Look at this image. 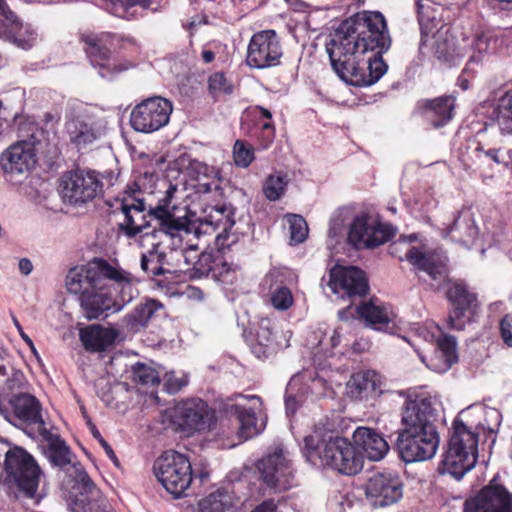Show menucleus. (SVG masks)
Segmentation results:
<instances>
[{
  "instance_id": "f257e3e1",
  "label": "nucleus",
  "mask_w": 512,
  "mask_h": 512,
  "mask_svg": "<svg viewBox=\"0 0 512 512\" xmlns=\"http://www.w3.org/2000/svg\"><path fill=\"white\" fill-rule=\"evenodd\" d=\"M391 46L386 20L378 11H362L343 20L325 48L336 75L346 84L367 87L387 72L382 55Z\"/></svg>"
},
{
  "instance_id": "f03ea898",
  "label": "nucleus",
  "mask_w": 512,
  "mask_h": 512,
  "mask_svg": "<svg viewBox=\"0 0 512 512\" xmlns=\"http://www.w3.org/2000/svg\"><path fill=\"white\" fill-rule=\"evenodd\" d=\"M436 410L430 396L416 395L405 401L402 413L404 428L397 432L395 446L406 463L431 459L439 446L440 437L434 424Z\"/></svg>"
},
{
  "instance_id": "7ed1b4c3",
  "label": "nucleus",
  "mask_w": 512,
  "mask_h": 512,
  "mask_svg": "<svg viewBox=\"0 0 512 512\" xmlns=\"http://www.w3.org/2000/svg\"><path fill=\"white\" fill-rule=\"evenodd\" d=\"M304 454L314 465L318 462L344 475H356L363 468V454L347 438L333 436L316 428L304 438Z\"/></svg>"
},
{
  "instance_id": "20e7f679",
  "label": "nucleus",
  "mask_w": 512,
  "mask_h": 512,
  "mask_svg": "<svg viewBox=\"0 0 512 512\" xmlns=\"http://www.w3.org/2000/svg\"><path fill=\"white\" fill-rule=\"evenodd\" d=\"M80 40L84 43V51L91 65L104 79L112 81L137 64L134 54L138 48L133 40H125L114 53L110 49L114 36L110 33L82 34Z\"/></svg>"
},
{
  "instance_id": "39448f33",
  "label": "nucleus",
  "mask_w": 512,
  "mask_h": 512,
  "mask_svg": "<svg viewBox=\"0 0 512 512\" xmlns=\"http://www.w3.org/2000/svg\"><path fill=\"white\" fill-rule=\"evenodd\" d=\"M478 457V434L461 419L453 421L447 449L439 464L441 473H449L460 480L476 464Z\"/></svg>"
},
{
  "instance_id": "423d86ee",
  "label": "nucleus",
  "mask_w": 512,
  "mask_h": 512,
  "mask_svg": "<svg viewBox=\"0 0 512 512\" xmlns=\"http://www.w3.org/2000/svg\"><path fill=\"white\" fill-rule=\"evenodd\" d=\"M430 5H423V2H416L418 21L421 26V44L420 48L426 47L431 40V49L433 55L441 62L449 66L455 65L460 54L455 50L453 37L449 35V29H439L438 24L441 21L440 6L438 2H427Z\"/></svg>"
},
{
  "instance_id": "0eeeda50",
  "label": "nucleus",
  "mask_w": 512,
  "mask_h": 512,
  "mask_svg": "<svg viewBox=\"0 0 512 512\" xmlns=\"http://www.w3.org/2000/svg\"><path fill=\"white\" fill-rule=\"evenodd\" d=\"M445 296L449 304V329L461 331L466 325L476 321L481 310V302L478 294L468 283L463 280H450Z\"/></svg>"
},
{
  "instance_id": "6e6552de",
  "label": "nucleus",
  "mask_w": 512,
  "mask_h": 512,
  "mask_svg": "<svg viewBox=\"0 0 512 512\" xmlns=\"http://www.w3.org/2000/svg\"><path fill=\"white\" fill-rule=\"evenodd\" d=\"M38 127L35 123L23 121L19 124L18 135L23 137L9 146L1 155V167L11 179L15 175H23L30 172L37 163L35 151V132Z\"/></svg>"
},
{
  "instance_id": "1a4fd4ad",
  "label": "nucleus",
  "mask_w": 512,
  "mask_h": 512,
  "mask_svg": "<svg viewBox=\"0 0 512 512\" xmlns=\"http://www.w3.org/2000/svg\"><path fill=\"white\" fill-rule=\"evenodd\" d=\"M4 456V469L7 479L13 482L25 497L34 498L42 474L36 460L24 448L19 446L9 448Z\"/></svg>"
},
{
  "instance_id": "9d476101",
  "label": "nucleus",
  "mask_w": 512,
  "mask_h": 512,
  "mask_svg": "<svg viewBox=\"0 0 512 512\" xmlns=\"http://www.w3.org/2000/svg\"><path fill=\"white\" fill-rule=\"evenodd\" d=\"M170 422L176 431L193 435L210 431L216 425L215 411L201 398L179 401L169 412Z\"/></svg>"
},
{
  "instance_id": "9b49d317",
  "label": "nucleus",
  "mask_w": 512,
  "mask_h": 512,
  "mask_svg": "<svg viewBox=\"0 0 512 512\" xmlns=\"http://www.w3.org/2000/svg\"><path fill=\"white\" fill-rule=\"evenodd\" d=\"M153 471L158 481L174 497H180L192 482L189 459L176 451H165L156 459Z\"/></svg>"
},
{
  "instance_id": "f8f14e48",
  "label": "nucleus",
  "mask_w": 512,
  "mask_h": 512,
  "mask_svg": "<svg viewBox=\"0 0 512 512\" xmlns=\"http://www.w3.org/2000/svg\"><path fill=\"white\" fill-rule=\"evenodd\" d=\"M58 190L65 203L84 204L102 193L103 183L96 171L77 168L62 174Z\"/></svg>"
},
{
  "instance_id": "ddd939ff",
  "label": "nucleus",
  "mask_w": 512,
  "mask_h": 512,
  "mask_svg": "<svg viewBox=\"0 0 512 512\" xmlns=\"http://www.w3.org/2000/svg\"><path fill=\"white\" fill-rule=\"evenodd\" d=\"M41 410L39 400L31 394H0V414L14 425L37 426L40 432L46 430Z\"/></svg>"
},
{
  "instance_id": "4468645a",
  "label": "nucleus",
  "mask_w": 512,
  "mask_h": 512,
  "mask_svg": "<svg viewBox=\"0 0 512 512\" xmlns=\"http://www.w3.org/2000/svg\"><path fill=\"white\" fill-rule=\"evenodd\" d=\"M136 189L128 187L127 196L121 202V211L124 219L119 223V230L127 237L134 238L139 234L149 235L158 230L154 217L150 216V208L147 210L143 199L134 196L140 191L138 184L134 183Z\"/></svg>"
},
{
  "instance_id": "2eb2a0df",
  "label": "nucleus",
  "mask_w": 512,
  "mask_h": 512,
  "mask_svg": "<svg viewBox=\"0 0 512 512\" xmlns=\"http://www.w3.org/2000/svg\"><path fill=\"white\" fill-rule=\"evenodd\" d=\"M176 192L177 186L169 183L164 197L158 200L155 207H150V216L154 217L158 230L169 236L174 245L181 244L182 235H187L194 229V224L188 217L174 215L176 206L172 205V199Z\"/></svg>"
},
{
  "instance_id": "dca6fc26",
  "label": "nucleus",
  "mask_w": 512,
  "mask_h": 512,
  "mask_svg": "<svg viewBox=\"0 0 512 512\" xmlns=\"http://www.w3.org/2000/svg\"><path fill=\"white\" fill-rule=\"evenodd\" d=\"M176 192L177 186L169 183L164 197L158 200L155 207H150V216L154 217L158 230L169 236L174 245L181 244L182 235H187L194 229V224L188 217L174 215L176 206L172 205V199Z\"/></svg>"
},
{
  "instance_id": "f3484780",
  "label": "nucleus",
  "mask_w": 512,
  "mask_h": 512,
  "mask_svg": "<svg viewBox=\"0 0 512 512\" xmlns=\"http://www.w3.org/2000/svg\"><path fill=\"white\" fill-rule=\"evenodd\" d=\"M395 234L393 225L364 213L355 217L350 224L347 241L356 249L376 248L390 241Z\"/></svg>"
},
{
  "instance_id": "a211bd4d",
  "label": "nucleus",
  "mask_w": 512,
  "mask_h": 512,
  "mask_svg": "<svg viewBox=\"0 0 512 512\" xmlns=\"http://www.w3.org/2000/svg\"><path fill=\"white\" fill-rule=\"evenodd\" d=\"M328 286L339 298L355 303L370 292L366 272L356 266L335 265L330 269Z\"/></svg>"
},
{
  "instance_id": "6ab92c4d",
  "label": "nucleus",
  "mask_w": 512,
  "mask_h": 512,
  "mask_svg": "<svg viewBox=\"0 0 512 512\" xmlns=\"http://www.w3.org/2000/svg\"><path fill=\"white\" fill-rule=\"evenodd\" d=\"M173 111L171 101L150 97L137 104L130 115L131 127L142 133H153L166 126Z\"/></svg>"
},
{
  "instance_id": "aec40b11",
  "label": "nucleus",
  "mask_w": 512,
  "mask_h": 512,
  "mask_svg": "<svg viewBox=\"0 0 512 512\" xmlns=\"http://www.w3.org/2000/svg\"><path fill=\"white\" fill-rule=\"evenodd\" d=\"M71 489L74 512H108V501L80 463H75Z\"/></svg>"
},
{
  "instance_id": "412c9836",
  "label": "nucleus",
  "mask_w": 512,
  "mask_h": 512,
  "mask_svg": "<svg viewBox=\"0 0 512 512\" xmlns=\"http://www.w3.org/2000/svg\"><path fill=\"white\" fill-rule=\"evenodd\" d=\"M283 55L282 45L274 30H262L251 37L246 63L251 68L265 69L280 64Z\"/></svg>"
},
{
  "instance_id": "4be33fe9",
  "label": "nucleus",
  "mask_w": 512,
  "mask_h": 512,
  "mask_svg": "<svg viewBox=\"0 0 512 512\" xmlns=\"http://www.w3.org/2000/svg\"><path fill=\"white\" fill-rule=\"evenodd\" d=\"M257 469L262 482L270 488L286 491L292 486L293 469L280 448L259 460Z\"/></svg>"
},
{
  "instance_id": "5701e85b",
  "label": "nucleus",
  "mask_w": 512,
  "mask_h": 512,
  "mask_svg": "<svg viewBox=\"0 0 512 512\" xmlns=\"http://www.w3.org/2000/svg\"><path fill=\"white\" fill-rule=\"evenodd\" d=\"M365 493L374 506H388L402 498L403 482L394 472L375 473L368 479Z\"/></svg>"
},
{
  "instance_id": "b1692460",
  "label": "nucleus",
  "mask_w": 512,
  "mask_h": 512,
  "mask_svg": "<svg viewBox=\"0 0 512 512\" xmlns=\"http://www.w3.org/2000/svg\"><path fill=\"white\" fill-rule=\"evenodd\" d=\"M133 298L132 294L128 296H113L110 288L93 289L80 297L81 307L89 320L107 317L109 312L115 313L120 311L125 304L129 303Z\"/></svg>"
},
{
  "instance_id": "393cba45",
  "label": "nucleus",
  "mask_w": 512,
  "mask_h": 512,
  "mask_svg": "<svg viewBox=\"0 0 512 512\" xmlns=\"http://www.w3.org/2000/svg\"><path fill=\"white\" fill-rule=\"evenodd\" d=\"M464 506L465 512H512V493L503 485H488Z\"/></svg>"
},
{
  "instance_id": "a878e982",
  "label": "nucleus",
  "mask_w": 512,
  "mask_h": 512,
  "mask_svg": "<svg viewBox=\"0 0 512 512\" xmlns=\"http://www.w3.org/2000/svg\"><path fill=\"white\" fill-rule=\"evenodd\" d=\"M204 221L215 228L222 227V231L216 236L215 240L219 251L230 249L239 241V235L233 231L235 220L234 208L231 204L224 203L212 207Z\"/></svg>"
},
{
  "instance_id": "bb28decb",
  "label": "nucleus",
  "mask_w": 512,
  "mask_h": 512,
  "mask_svg": "<svg viewBox=\"0 0 512 512\" xmlns=\"http://www.w3.org/2000/svg\"><path fill=\"white\" fill-rule=\"evenodd\" d=\"M456 98L444 95L433 99H425L418 106L424 122L434 129L447 125L454 117Z\"/></svg>"
},
{
  "instance_id": "cd10ccee",
  "label": "nucleus",
  "mask_w": 512,
  "mask_h": 512,
  "mask_svg": "<svg viewBox=\"0 0 512 512\" xmlns=\"http://www.w3.org/2000/svg\"><path fill=\"white\" fill-rule=\"evenodd\" d=\"M244 337L257 358H267L277 350L278 343L274 333V325L269 318H261L253 330L251 329L249 332L245 330Z\"/></svg>"
},
{
  "instance_id": "c85d7f7f",
  "label": "nucleus",
  "mask_w": 512,
  "mask_h": 512,
  "mask_svg": "<svg viewBox=\"0 0 512 512\" xmlns=\"http://www.w3.org/2000/svg\"><path fill=\"white\" fill-rule=\"evenodd\" d=\"M357 312L359 320L374 330L392 332L396 327L392 313L386 305L378 303L377 298L360 301Z\"/></svg>"
},
{
  "instance_id": "c756f323",
  "label": "nucleus",
  "mask_w": 512,
  "mask_h": 512,
  "mask_svg": "<svg viewBox=\"0 0 512 512\" xmlns=\"http://www.w3.org/2000/svg\"><path fill=\"white\" fill-rule=\"evenodd\" d=\"M247 122L249 133L256 139L259 147L264 150L268 149L276 134L272 113L259 105L251 107L247 113Z\"/></svg>"
},
{
  "instance_id": "7c9ffc66",
  "label": "nucleus",
  "mask_w": 512,
  "mask_h": 512,
  "mask_svg": "<svg viewBox=\"0 0 512 512\" xmlns=\"http://www.w3.org/2000/svg\"><path fill=\"white\" fill-rule=\"evenodd\" d=\"M482 152L497 164H503L505 167L512 164V149L490 148L484 150L480 142L469 140L459 148V160L464 169L474 168Z\"/></svg>"
},
{
  "instance_id": "2f4dec72",
  "label": "nucleus",
  "mask_w": 512,
  "mask_h": 512,
  "mask_svg": "<svg viewBox=\"0 0 512 512\" xmlns=\"http://www.w3.org/2000/svg\"><path fill=\"white\" fill-rule=\"evenodd\" d=\"M119 331L114 327L91 324L79 330V339L87 352L101 353L114 346Z\"/></svg>"
},
{
  "instance_id": "473e14b6",
  "label": "nucleus",
  "mask_w": 512,
  "mask_h": 512,
  "mask_svg": "<svg viewBox=\"0 0 512 512\" xmlns=\"http://www.w3.org/2000/svg\"><path fill=\"white\" fill-rule=\"evenodd\" d=\"M92 268L97 279L98 289L110 288L112 285L107 284V280H111L120 288V294L128 296L132 294L133 285L131 283L130 274L124 270L111 265L103 258H95L91 262Z\"/></svg>"
},
{
  "instance_id": "72a5a7b5",
  "label": "nucleus",
  "mask_w": 512,
  "mask_h": 512,
  "mask_svg": "<svg viewBox=\"0 0 512 512\" xmlns=\"http://www.w3.org/2000/svg\"><path fill=\"white\" fill-rule=\"evenodd\" d=\"M382 386V376L374 370H366L352 374L347 390L351 398L367 400L379 397L383 393Z\"/></svg>"
},
{
  "instance_id": "f704fd0d",
  "label": "nucleus",
  "mask_w": 512,
  "mask_h": 512,
  "mask_svg": "<svg viewBox=\"0 0 512 512\" xmlns=\"http://www.w3.org/2000/svg\"><path fill=\"white\" fill-rule=\"evenodd\" d=\"M353 442L372 461H379L389 451V445L382 434L369 427H358L353 433Z\"/></svg>"
},
{
  "instance_id": "c9c22d12",
  "label": "nucleus",
  "mask_w": 512,
  "mask_h": 512,
  "mask_svg": "<svg viewBox=\"0 0 512 512\" xmlns=\"http://www.w3.org/2000/svg\"><path fill=\"white\" fill-rule=\"evenodd\" d=\"M163 309V304L155 299H146L145 302L138 304L131 313L123 318L125 328L129 332H139L147 327L150 320Z\"/></svg>"
},
{
  "instance_id": "e433bc0d",
  "label": "nucleus",
  "mask_w": 512,
  "mask_h": 512,
  "mask_svg": "<svg viewBox=\"0 0 512 512\" xmlns=\"http://www.w3.org/2000/svg\"><path fill=\"white\" fill-rule=\"evenodd\" d=\"M66 287L70 293L80 297H83L93 289H98L92 265L70 269L66 276Z\"/></svg>"
},
{
  "instance_id": "4c0bfd02",
  "label": "nucleus",
  "mask_w": 512,
  "mask_h": 512,
  "mask_svg": "<svg viewBox=\"0 0 512 512\" xmlns=\"http://www.w3.org/2000/svg\"><path fill=\"white\" fill-rule=\"evenodd\" d=\"M66 132L69 140L78 150L92 144L99 137L98 130L80 118H73L66 122Z\"/></svg>"
},
{
  "instance_id": "58836bf2",
  "label": "nucleus",
  "mask_w": 512,
  "mask_h": 512,
  "mask_svg": "<svg viewBox=\"0 0 512 512\" xmlns=\"http://www.w3.org/2000/svg\"><path fill=\"white\" fill-rule=\"evenodd\" d=\"M405 259L418 270L425 272L432 280L440 281L445 278V267L436 262L433 257L428 256L419 248L412 246L405 254Z\"/></svg>"
},
{
  "instance_id": "ea45409f",
  "label": "nucleus",
  "mask_w": 512,
  "mask_h": 512,
  "mask_svg": "<svg viewBox=\"0 0 512 512\" xmlns=\"http://www.w3.org/2000/svg\"><path fill=\"white\" fill-rule=\"evenodd\" d=\"M235 496L228 488H219L201 499L199 512H233Z\"/></svg>"
},
{
  "instance_id": "a19ab883",
  "label": "nucleus",
  "mask_w": 512,
  "mask_h": 512,
  "mask_svg": "<svg viewBox=\"0 0 512 512\" xmlns=\"http://www.w3.org/2000/svg\"><path fill=\"white\" fill-rule=\"evenodd\" d=\"M100 6L107 13L124 19V20H134L138 17L142 16V13L151 9L156 11L157 8H153L152 4L155 2H101Z\"/></svg>"
},
{
  "instance_id": "79ce46f5",
  "label": "nucleus",
  "mask_w": 512,
  "mask_h": 512,
  "mask_svg": "<svg viewBox=\"0 0 512 512\" xmlns=\"http://www.w3.org/2000/svg\"><path fill=\"white\" fill-rule=\"evenodd\" d=\"M226 412L236 418L240 437L248 439L258 433L256 427L257 416L253 409L233 404L226 409Z\"/></svg>"
},
{
  "instance_id": "37998d69",
  "label": "nucleus",
  "mask_w": 512,
  "mask_h": 512,
  "mask_svg": "<svg viewBox=\"0 0 512 512\" xmlns=\"http://www.w3.org/2000/svg\"><path fill=\"white\" fill-rule=\"evenodd\" d=\"M446 231L452 240L463 245L472 242L478 232L471 218L461 217L460 215L454 219Z\"/></svg>"
},
{
  "instance_id": "c03bdc74",
  "label": "nucleus",
  "mask_w": 512,
  "mask_h": 512,
  "mask_svg": "<svg viewBox=\"0 0 512 512\" xmlns=\"http://www.w3.org/2000/svg\"><path fill=\"white\" fill-rule=\"evenodd\" d=\"M47 442L48 457L53 465L64 468L71 463V449L59 435L49 434Z\"/></svg>"
},
{
  "instance_id": "a18cd8bd",
  "label": "nucleus",
  "mask_w": 512,
  "mask_h": 512,
  "mask_svg": "<svg viewBox=\"0 0 512 512\" xmlns=\"http://www.w3.org/2000/svg\"><path fill=\"white\" fill-rule=\"evenodd\" d=\"M288 183L289 179L285 172L269 174L262 185L263 195L271 202L278 201L285 194Z\"/></svg>"
},
{
  "instance_id": "49530a36",
  "label": "nucleus",
  "mask_w": 512,
  "mask_h": 512,
  "mask_svg": "<svg viewBox=\"0 0 512 512\" xmlns=\"http://www.w3.org/2000/svg\"><path fill=\"white\" fill-rule=\"evenodd\" d=\"M436 355L443 361L445 370L457 363L458 353L456 338L442 333L436 341Z\"/></svg>"
},
{
  "instance_id": "de8ad7c7",
  "label": "nucleus",
  "mask_w": 512,
  "mask_h": 512,
  "mask_svg": "<svg viewBox=\"0 0 512 512\" xmlns=\"http://www.w3.org/2000/svg\"><path fill=\"white\" fill-rule=\"evenodd\" d=\"M495 114V121L501 133L512 135V89L500 98Z\"/></svg>"
},
{
  "instance_id": "09e8293b",
  "label": "nucleus",
  "mask_w": 512,
  "mask_h": 512,
  "mask_svg": "<svg viewBox=\"0 0 512 512\" xmlns=\"http://www.w3.org/2000/svg\"><path fill=\"white\" fill-rule=\"evenodd\" d=\"M131 380L136 385L154 387L160 384V375L154 367L143 362H136L131 367Z\"/></svg>"
},
{
  "instance_id": "8fccbe9b",
  "label": "nucleus",
  "mask_w": 512,
  "mask_h": 512,
  "mask_svg": "<svg viewBox=\"0 0 512 512\" xmlns=\"http://www.w3.org/2000/svg\"><path fill=\"white\" fill-rule=\"evenodd\" d=\"M6 35L14 44L24 50L32 48L37 39V34L32 27L28 24L24 25L21 20Z\"/></svg>"
},
{
  "instance_id": "3c124183",
  "label": "nucleus",
  "mask_w": 512,
  "mask_h": 512,
  "mask_svg": "<svg viewBox=\"0 0 512 512\" xmlns=\"http://www.w3.org/2000/svg\"><path fill=\"white\" fill-rule=\"evenodd\" d=\"M207 88L213 100L218 101L222 96L231 95L234 85L223 72H214L207 79Z\"/></svg>"
},
{
  "instance_id": "603ef678",
  "label": "nucleus",
  "mask_w": 512,
  "mask_h": 512,
  "mask_svg": "<svg viewBox=\"0 0 512 512\" xmlns=\"http://www.w3.org/2000/svg\"><path fill=\"white\" fill-rule=\"evenodd\" d=\"M271 305L280 311L288 310L294 303L291 290L285 285H278L275 288L270 287Z\"/></svg>"
},
{
  "instance_id": "864d4df0",
  "label": "nucleus",
  "mask_w": 512,
  "mask_h": 512,
  "mask_svg": "<svg viewBox=\"0 0 512 512\" xmlns=\"http://www.w3.org/2000/svg\"><path fill=\"white\" fill-rule=\"evenodd\" d=\"M233 159L236 166L249 167L255 159L253 147L244 140H236L233 146Z\"/></svg>"
},
{
  "instance_id": "5fc2aeb1",
  "label": "nucleus",
  "mask_w": 512,
  "mask_h": 512,
  "mask_svg": "<svg viewBox=\"0 0 512 512\" xmlns=\"http://www.w3.org/2000/svg\"><path fill=\"white\" fill-rule=\"evenodd\" d=\"M210 277L213 280L224 284L232 283L235 278V271L219 252H217L216 262L213 266Z\"/></svg>"
},
{
  "instance_id": "6e6d98bb",
  "label": "nucleus",
  "mask_w": 512,
  "mask_h": 512,
  "mask_svg": "<svg viewBox=\"0 0 512 512\" xmlns=\"http://www.w3.org/2000/svg\"><path fill=\"white\" fill-rule=\"evenodd\" d=\"M217 253L204 251L193 264L191 276L194 278L210 277L216 262Z\"/></svg>"
},
{
  "instance_id": "4d7b16f0",
  "label": "nucleus",
  "mask_w": 512,
  "mask_h": 512,
  "mask_svg": "<svg viewBox=\"0 0 512 512\" xmlns=\"http://www.w3.org/2000/svg\"><path fill=\"white\" fill-rule=\"evenodd\" d=\"M141 269L150 276L162 275V266L159 265L158 245L141 256Z\"/></svg>"
},
{
  "instance_id": "13d9d810",
  "label": "nucleus",
  "mask_w": 512,
  "mask_h": 512,
  "mask_svg": "<svg viewBox=\"0 0 512 512\" xmlns=\"http://www.w3.org/2000/svg\"><path fill=\"white\" fill-rule=\"evenodd\" d=\"M20 18L10 9L7 2H0V35H6L17 26Z\"/></svg>"
},
{
  "instance_id": "bf43d9fd",
  "label": "nucleus",
  "mask_w": 512,
  "mask_h": 512,
  "mask_svg": "<svg viewBox=\"0 0 512 512\" xmlns=\"http://www.w3.org/2000/svg\"><path fill=\"white\" fill-rule=\"evenodd\" d=\"M289 222L291 239L297 244L304 242L308 236V226L305 219L300 215H292Z\"/></svg>"
},
{
  "instance_id": "052dcab7",
  "label": "nucleus",
  "mask_w": 512,
  "mask_h": 512,
  "mask_svg": "<svg viewBox=\"0 0 512 512\" xmlns=\"http://www.w3.org/2000/svg\"><path fill=\"white\" fill-rule=\"evenodd\" d=\"M88 426L90 428L91 434L93 437L99 442L101 447L104 449L106 455L112 461H117V456L112 449L111 445L102 437L100 431L97 429L96 425L93 424L90 420L88 421Z\"/></svg>"
},
{
  "instance_id": "680f3d73",
  "label": "nucleus",
  "mask_w": 512,
  "mask_h": 512,
  "mask_svg": "<svg viewBox=\"0 0 512 512\" xmlns=\"http://www.w3.org/2000/svg\"><path fill=\"white\" fill-rule=\"evenodd\" d=\"M499 328L503 342L507 346L512 347V315L506 314L503 316L500 320Z\"/></svg>"
},
{
  "instance_id": "e2e57ef3",
  "label": "nucleus",
  "mask_w": 512,
  "mask_h": 512,
  "mask_svg": "<svg viewBox=\"0 0 512 512\" xmlns=\"http://www.w3.org/2000/svg\"><path fill=\"white\" fill-rule=\"evenodd\" d=\"M353 304L354 303H351L347 307L340 309L338 311V318L341 321H350V320L359 319L358 312H357V305L353 306Z\"/></svg>"
},
{
  "instance_id": "0e129e2a",
  "label": "nucleus",
  "mask_w": 512,
  "mask_h": 512,
  "mask_svg": "<svg viewBox=\"0 0 512 512\" xmlns=\"http://www.w3.org/2000/svg\"><path fill=\"white\" fill-rule=\"evenodd\" d=\"M185 385V382L177 378H168L165 382V390L169 394H175Z\"/></svg>"
},
{
  "instance_id": "69168bd1",
  "label": "nucleus",
  "mask_w": 512,
  "mask_h": 512,
  "mask_svg": "<svg viewBox=\"0 0 512 512\" xmlns=\"http://www.w3.org/2000/svg\"><path fill=\"white\" fill-rule=\"evenodd\" d=\"M277 504L273 499L264 500L257 505L251 512H276Z\"/></svg>"
},
{
  "instance_id": "338daca9",
  "label": "nucleus",
  "mask_w": 512,
  "mask_h": 512,
  "mask_svg": "<svg viewBox=\"0 0 512 512\" xmlns=\"http://www.w3.org/2000/svg\"><path fill=\"white\" fill-rule=\"evenodd\" d=\"M299 403L297 397L294 395H287L285 397V407L287 413H295L298 409Z\"/></svg>"
},
{
  "instance_id": "774afa93",
  "label": "nucleus",
  "mask_w": 512,
  "mask_h": 512,
  "mask_svg": "<svg viewBox=\"0 0 512 512\" xmlns=\"http://www.w3.org/2000/svg\"><path fill=\"white\" fill-rule=\"evenodd\" d=\"M19 270L23 275H29L32 272L33 265L28 258H22L19 261Z\"/></svg>"
}]
</instances>
